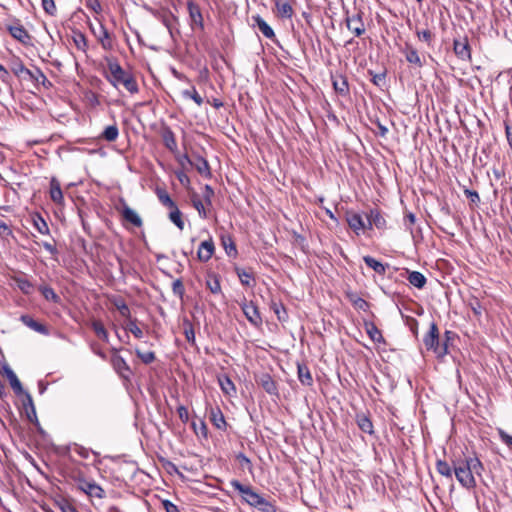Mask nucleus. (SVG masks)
<instances>
[{"label": "nucleus", "instance_id": "obj_1", "mask_svg": "<svg viewBox=\"0 0 512 512\" xmlns=\"http://www.w3.org/2000/svg\"><path fill=\"white\" fill-rule=\"evenodd\" d=\"M273 11L277 19L285 26H289L292 32L299 30L307 32L309 29H313L311 16L306 12L301 14V19H296V23L293 21L294 10L288 0H274Z\"/></svg>", "mask_w": 512, "mask_h": 512}, {"label": "nucleus", "instance_id": "obj_2", "mask_svg": "<svg viewBox=\"0 0 512 512\" xmlns=\"http://www.w3.org/2000/svg\"><path fill=\"white\" fill-rule=\"evenodd\" d=\"M107 79L113 86L123 85L130 93L138 92V84L133 75L125 71L117 62L110 61L108 63Z\"/></svg>", "mask_w": 512, "mask_h": 512}, {"label": "nucleus", "instance_id": "obj_3", "mask_svg": "<svg viewBox=\"0 0 512 512\" xmlns=\"http://www.w3.org/2000/svg\"><path fill=\"white\" fill-rule=\"evenodd\" d=\"M423 343L427 350H432L438 357H443L448 353L447 343H440L439 329L435 322L430 323L429 331L424 336Z\"/></svg>", "mask_w": 512, "mask_h": 512}, {"label": "nucleus", "instance_id": "obj_4", "mask_svg": "<svg viewBox=\"0 0 512 512\" xmlns=\"http://www.w3.org/2000/svg\"><path fill=\"white\" fill-rule=\"evenodd\" d=\"M74 481L78 490L85 493L90 498L103 499L105 497V490L97 484L93 479H87L82 474L74 477Z\"/></svg>", "mask_w": 512, "mask_h": 512}, {"label": "nucleus", "instance_id": "obj_5", "mask_svg": "<svg viewBox=\"0 0 512 512\" xmlns=\"http://www.w3.org/2000/svg\"><path fill=\"white\" fill-rule=\"evenodd\" d=\"M230 485L241 494L242 500L253 508L262 497L250 485H244L236 479L231 480Z\"/></svg>", "mask_w": 512, "mask_h": 512}, {"label": "nucleus", "instance_id": "obj_6", "mask_svg": "<svg viewBox=\"0 0 512 512\" xmlns=\"http://www.w3.org/2000/svg\"><path fill=\"white\" fill-rule=\"evenodd\" d=\"M455 477L458 482L467 489H472L476 486V480L464 463L454 467Z\"/></svg>", "mask_w": 512, "mask_h": 512}, {"label": "nucleus", "instance_id": "obj_7", "mask_svg": "<svg viewBox=\"0 0 512 512\" xmlns=\"http://www.w3.org/2000/svg\"><path fill=\"white\" fill-rule=\"evenodd\" d=\"M241 309L251 325L257 328L262 325V317L260 315L258 307L253 303V301L247 302L245 300L241 304Z\"/></svg>", "mask_w": 512, "mask_h": 512}, {"label": "nucleus", "instance_id": "obj_8", "mask_svg": "<svg viewBox=\"0 0 512 512\" xmlns=\"http://www.w3.org/2000/svg\"><path fill=\"white\" fill-rule=\"evenodd\" d=\"M183 159H186L187 164L195 167L197 172L205 178H211V170L208 161L200 155L190 159L187 154L183 155Z\"/></svg>", "mask_w": 512, "mask_h": 512}, {"label": "nucleus", "instance_id": "obj_9", "mask_svg": "<svg viewBox=\"0 0 512 512\" xmlns=\"http://www.w3.org/2000/svg\"><path fill=\"white\" fill-rule=\"evenodd\" d=\"M187 9L189 13L190 25L193 30L195 29H203V15L201 13L200 7L194 1H188Z\"/></svg>", "mask_w": 512, "mask_h": 512}, {"label": "nucleus", "instance_id": "obj_10", "mask_svg": "<svg viewBox=\"0 0 512 512\" xmlns=\"http://www.w3.org/2000/svg\"><path fill=\"white\" fill-rule=\"evenodd\" d=\"M331 81L336 93H338L341 96L349 95L350 89L346 76L336 71L334 73H331Z\"/></svg>", "mask_w": 512, "mask_h": 512}, {"label": "nucleus", "instance_id": "obj_11", "mask_svg": "<svg viewBox=\"0 0 512 512\" xmlns=\"http://www.w3.org/2000/svg\"><path fill=\"white\" fill-rule=\"evenodd\" d=\"M111 364L120 377L129 379L132 374L131 369L125 359L117 354V352L111 356Z\"/></svg>", "mask_w": 512, "mask_h": 512}, {"label": "nucleus", "instance_id": "obj_12", "mask_svg": "<svg viewBox=\"0 0 512 512\" xmlns=\"http://www.w3.org/2000/svg\"><path fill=\"white\" fill-rule=\"evenodd\" d=\"M454 52L463 61L471 59V48L466 36L454 40Z\"/></svg>", "mask_w": 512, "mask_h": 512}, {"label": "nucleus", "instance_id": "obj_13", "mask_svg": "<svg viewBox=\"0 0 512 512\" xmlns=\"http://www.w3.org/2000/svg\"><path fill=\"white\" fill-rule=\"evenodd\" d=\"M123 220L127 223L132 224L135 227L140 228L143 225V221L138 213L130 208L124 201H122V208L120 210Z\"/></svg>", "mask_w": 512, "mask_h": 512}, {"label": "nucleus", "instance_id": "obj_14", "mask_svg": "<svg viewBox=\"0 0 512 512\" xmlns=\"http://www.w3.org/2000/svg\"><path fill=\"white\" fill-rule=\"evenodd\" d=\"M346 221L348 226L359 235L364 229L367 228L362 216L359 213L347 211Z\"/></svg>", "mask_w": 512, "mask_h": 512}, {"label": "nucleus", "instance_id": "obj_15", "mask_svg": "<svg viewBox=\"0 0 512 512\" xmlns=\"http://www.w3.org/2000/svg\"><path fill=\"white\" fill-rule=\"evenodd\" d=\"M8 70L11 71L19 80H23L28 75V68L25 67L22 60L16 56H12L7 62Z\"/></svg>", "mask_w": 512, "mask_h": 512}, {"label": "nucleus", "instance_id": "obj_16", "mask_svg": "<svg viewBox=\"0 0 512 512\" xmlns=\"http://www.w3.org/2000/svg\"><path fill=\"white\" fill-rule=\"evenodd\" d=\"M1 372L4 375H6V377L8 378L11 388L13 389L15 394H17V395L25 394V392L22 388L21 382L19 381L17 375L14 373V371L10 368L9 365L5 364L2 367Z\"/></svg>", "mask_w": 512, "mask_h": 512}, {"label": "nucleus", "instance_id": "obj_17", "mask_svg": "<svg viewBox=\"0 0 512 512\" xmlns=\"http://www.w3.org/2000/svg\"><path fill=\"white\" fill-rule=\"evenodd\" d=\"M257 383L270 395H277L278 389L276 382L268 373H263L257 378Z\"/></svg>", "mask_w": 512, "mask_h": 512}, {"label": "nucleus", "instance_id": "obj_18", "mask_svg": "<svg viewBox=\"0 0 512 512\" xmlns=\"http://www.w3.org/2000/svg\"><path fill=\"white\" fill-rule=\"evenodd\" d=\"M214 251H215V246H214L212 239L203 241L200 244L198 251H197L198 259L202 262H207L212 258Z\"/></svg>", "mask_w": 512, "mask_h": 512}, {"label": "nucleus", "instance_id": "obj_19", "mask_svg": "<svg viewBox=\"0 0 512 512\" xmlns=\"http://www.w3.org/2000/svg\"><path fill=\"white\" fill-rule=\"evenodd\" d=\"M23 80L31 81L35 84H42L45 87L51 86L50 81H48L44 73L37 67L34 69H28V75H25Z\"/></svg>", "mask_w": 512, "mask_h": 512}, {"label": "nucleus", "instance_id": "obj_20", "mask_svg": "<svg viewBox=\"0 0 512 512\" xmlns=\"http://www.w3.org/2000/svg\"><path fill=\"white\" fill-rule=\"evenodd\" d=\"M368 229H372L375 226L377 229H384L386 227V220L383 215L377 209H371L367 215Z\"/></svg>", "mask_w": 512, "mask_h": 512}, {"label": "nucleus", "instance_id": "obj_21", "mask_svg": "<svg viewBox=\"0 0 512 512\" xmlns=\"http://www.w3.org/2000/svg\"><path fill=\"white\" fill-rule=\"evenodd\" d=\"M363 261L369 268L373 269L379 275H384L389 267L388 263L384 264L369 255L364 256Z\"/></svg>", "mask_w": 512, "mask_h": 512}, {"label": "nucleus", "instance_id": "obj_22", "mask_svg": "<svg viewBox=\"0 0 512 512\" xmlns=\"http://www.w3.org/2000/svg\"><path fill=\"white\" fill-rule=\"evenodd\" d=\"M210 420L212 424L219 430L226 429V421L220 408L215 407L210 409Z\"/></svg>", "mask_w": 512, "mask_h": 512}, {"label": "nucleus", "instance_id": "obj_23", "mask_svg": "<svg viewBox=\"0 0 512 512\" xmlns=\"http://www.w3.org/2000/svg\"><path fill=\"white\" fill-rule=\"evenodd\" d=\"M50 198L57 204H61L64 200L61 185L55 177L50 181Z\"/></svg>", "mask_w": 512, "mask_h": 512}, {"label": "nucleus", "instance_id": "obj_24", "mask_svg": "<svg viewBox=\"0 0 512 512\" xmlns=\"http://www.w3.org/2000/svg\"><path fill=\"white\" fill-rule=\"evenodd\" d=\"M20 320L23 324H25L27 327L31 328L32 330H34L38 333L44 334V335L48 334L47 327L45 325L37 322L36 320H34L31 316L22 315L20 317Z\"/></svg>", "mask_w": 512, "mask_h": 512}, {"label": "nucleus", "instance_id": "obj_25", "mask_svg": "<svg viewBox=\"0 0 512 512\" xmlns=\"http://www.w3.org/2000/svg\"><path fill=\"white\" fill-rule=\"evenodd\" d=\"M161 136L165 147L171 152H175L177 150V142L171 128L165 127L162 131Z\"/></svg>", "mask_w": 512, "mask_h": 512}, {"label": "nucleus", "instance_id": "obj_26", "mask_svg": "<svg viewBox=\"0 0 512 512\" xmlns=\"http://www.w3.org/2000/svg\"><path fill=\"white\" fill-rule=\"evenodd\" d=\"M38 290L47 301H50L55 304L60 303V296L49 285L41 284L39 285Z\"/></svg>", "mask_w": 512, "mask_h": 512}, {"label": "nucleus", "instance_id": "obj_27", "mask_svg": "<svg viewBox=\"0 0 512 512\" xmlns=\"http://www.w3.org/2000/svg\"><path fill=\"white\" fill-rule=\"evenodd\" d=\"M13 281L23 294L30 295L33 293L34 285L26 277L14 276Z\"/></svg>", "mask_w": 512, "mask_h": 512}, {"label": "nucleus", "instance_id": "obj_28", "mask_svg": "<svg viewBox=\"0 0 512 512\" xmlns=\"http://www.w3.org/2000/svg\"><path fill=\"white\" fill-rule=\"evenodd\" d=\"M464 465L469 468L472 475H481L484 470L482 462L477 457H468L463 461Z\"/></svg>", "mask_w": 512, "mask_h": 512}, {"label": "nucleus", "instance_id": "obj_29", "mask_svg": "<svg viewBox=\"0 0 512 512\" xmlns=\"http://www.w3.org/2000/svg\"><path fill=\"white\" fill-rule=\"evenodd\" d=\"M365 330L370 337V339L375 343H384V337L381 334V331L377 328V326L373 322L365 323Z\"/></svg>", "mask_w": 512, "mask_h": 512}, {"label": "nucleus", "instance_id": "obj_30", "mask_svg": "<svg viewBox=\"0 0 512 512\" xmlns=\"http://www.w3.org/2000/svg\"><path fill=\"white\" fill-rule=\"evenodd\" d=\"M356 421L359 429L365 433L372 435L374 433L373 423L371 419L365 414H358Z\"/></svg>", "mask_w": 512, "mask_h": 512}, {"label": "nucleus", "instance_id": "obj_31", "mask_svg": "<svg viewBox=\"0 0 512 512\" xmlns=\"http://www.w3.org/2000/svg\"><path fill=\"white\" fill-rule=\"evenodd\" d=\"M206 287L213 294L221 293L219 276L215 273H208L206 277Z\"/></svg>", "mask_w": 512, "mask_h": 512}, {"label": "nucleus", "instance_id": "obj_32", "mask_svg": "<svg viewBox=\"0 0 512 512\" xmlns=\"http://www.w3.org/2000/svg\"><path fill=\"white\" fill-rule=\"evenodd\" d=\"M298 379L303 385L310 386L313 383V378L309 368L305 364H298Z\"/></svg>", "mask_w": 512, "mask_h": 512}, {"label": "nucleus", "instance_id": "obj_33", "mask_svg": "<svg viewBox=\"0 0 512 512\" xmlns=\"http://www.w3.org/2000/svg\"><path fill=\"white\" fill-rule=\"evenodd\" d=\"M119 136V129L116 123L105 127L100 138L107 142H114Z\"/></svg>", "mask_w": 512, "mask_h": 512}, {"label": "nucleus", "instance_id": "obj_34", "mask_svg": "<svg viewBox=\"0 0 512 512\" xmlns=\"http://www.w3.org/2000/svg\"><path fill=\"white\" fill-rule=\"evenodd\" d=\"M404 53H405L406 60L409 63L414 64L418 67L422 66V61L420 59V56H419L417 50L414 49L410 44L406 43Z\"/></svg>", "mask_w": 512, "mask_h": 512}, {"label": "nucleus", "instance_id": "obj_35", "mask_svg": "<svg viewBox=\"0 0 512 512\" xmlns=\"http://www.w3.org/2000/svg\"><path fill=\"white\" fill-rule=\"evenodd\" d=\"M407 279L412 286L418 289H422L427 281L426 277L421 272L418 271L409 272Z\"/></svg>", "mask_w": 512, "mask_h": 512}, {"label": "nucleus", "instance_id": "obj_36", "mask_svg": "<svg viewBox=\"0 0 512 512\" xmlns=\"http://www.w3.org/2000/svg\"><path fill=\"white\" fill-rule=\"evenodd\" d=\"M259 512H276L277 507L275 504V501H270L269 499L265 497H261L260 501L255 505L254 507Z\"/></svg>", "mask_w": 512, "mask_h": 512}, {"label": "nucleus", "instance_id": "obj_37", "mask_svg": "<svg viewBox=\"0 0 512 512\" xmlns=\"http://www.w3.org/2000/svg\"><path fill=\"white\" fill-rule=\"evenodd\" d=\"M26 400L24 401L23 405L26 411L27 418L33 422L34 420L37 421L36 416V410L33 404V399L31 395L28 392H25Z\"/></svg>", "mask_w": 512, "mask_h": 512}, {"label": "nucleus", "instance_id": "obj_38", "mask_svg": "<svg viewBox=\"0 0 512 512\" xmlns=\"http://www.w3.org/2000/svg\"><path fill=\"white\" fill-rule=\"evenodd\" d=\"M91 327L98 338H100L101 340H103L105 342H108L109 335L101 321L94 320L91 324Z\"/></svg>", "mask_w": 512, "mask_h": 512}, {"label": "nucleus", "instance_id": "obj_39", "mask_svg": "<svg viewBox=\"0 0 512 512\" xmlns=\"http://www.w3.org/2000/svg\"><path fill=\"white\" fill-rule=\"evenodd\" d=\"M34 228L43 235L49 234V227L46 221L41 217V215L36 214L32 217Z\"/></svg>", "mask_w": 512, "mask_h": 512}, {"label": "nucleus", "instance_id": "obj_40", "mask_svg": "<svg viewBox=\"0 0 512 512\" xmlns=\"http://www.w3.org/2000/svg\"><path fill=\"white\" fill-rule=\"evenodd\" d=\"M183 333L187 342L195 344V332L193 324L187 318L183 320Z\"/></svg>", "mask_w": 512, "mask_h": 512}, {"label": "nucleus", "instance_id": "obj_41", "mask_svg": "<svg viewBox=\"0 0 512 512\" xmlns=\"http://www.w3.org/2000/svg\"><path fill=\"white\" fill-rule=\"evenodd\" d=\"M171 211L169 213V219L173 222L180 230L184 228V221L182 220V213L178 209L177 205L175 207L170 208Z\"/></svg>", "mask_w": 512, "mask_h": 512}, {"label": "nucleus", "instance_id": "obj_42", "mask_svg": "<svg viewBox=\"0 0 512 512\" xmlns=\"http://www.w3.org/2000/svg\"><path fill=\"white\" fill-rule=\"evenodd\" d=\"M219 385H220L222 391L225 394H227V395H230V394L236 392L235 385H234V383L232 382V380L228 376L220 377L219 378Z\"/></svg>", "mask_w": 512, "mask_h": 512}, {"label": "nucleus", "instance_id": "obj_43", "mask_svg": "<svg viewBox=\"0 0 512 512\" xmlns=\"http://www.w3.org/2000/svg\"><path fill=\"white\" fill-rule=\"evenodd\" d=\"M112 303L117 308L121 316L125 318H130V309L126 302L124 301V299H122L121 297H117L113 299Z\"/></svg>", "mask_w": 512, "mask_h": 512}, {"label": "nucleus", "instance_id": "obj_44", "mask_svg": "<svg viewBox=\"0 0 512 512\" xmlns=\"http://www.w3.org/2000/svg\"><path fill=\"white\" fill-rule=\"evenodd\" d=\"M191 201H192L193 207L197 210L199 216L202 219H206L208 217V214L205 209L204 203L199 199V196L196 193L192 194Z\"/></svg>", "mask_w": 512, "mask_h": 512}, {"label": "nucleus", "instance_id": "obj_45", "mask_svg": "<svg viewBox=\"0 0 512 512\" xmlns=\"http://www.w3.org/2000/svg\"><path fill=\"white\" fill-rule=\"evenodd\" d=\"M368 73L371 75V81L374 85L380 88L386 85V70H383L379 73H374L372 70H369Z\"/></svg>", "mask_w": 512, "mask_h": 512}, {"label": "nucleus", "instance_id": "obj_46", "mask_svg": "<svg viewBox=\"0 0 512 512\" xmlns=\"http://www.w3.org/2000/svg\"><path fill=\"white\" fill-rule=\"evenodd\" d=\"M182 96L184 98L192 99L198 106H201L203 104V98L199 95L194 86H192L191 89L183 90Z\"/></svg>", "mask_w": 512, "mask_h": 512}, {"label": "nucleus", "instance_id": "obj_47", "mask_svg": "<svg viewBox=\"0 0 512 512\" xmlns=\"http://www.w3.org/2000/svg\"><path fill=\"white\" fill-rule=\"evenodd\" d=\"M271 309L276 314L279 321H286L288 318L286 309L282 303L272 302Z\"/></svg>", "mask_w": 512, "mask_h": 512}, {"label": "nucleus", "instance_id": "obj_48", "mask_svg": "<svg viewBox=\"0 0 512 512\" xmlns=\"http://www.w3.org/2000/svg\"><path fill=\"white\" fill-rule=\"evenodd\" d=\"M237 276L244 286H251L253 281V275L251 272H248L241 268H236Z\"/></svg>", "mask_w": 512, "mask_h": 512}, {"label": "nucleus", "instance_id": "obj_49", "mask_svg": "<svg viewBox=\"0 0 512 512\" xmlns=\"http://www.w3.org/2000/svg\"><path fill=\"white\" fill-rule=\"evenodd\" d=\"M436 470L442 476L452 478V469L450 465L445 460H437L436 462Z\"/></svg>", "mask_w": 512, "mask_h": 512}, {"label": "nucleus", "instance_id": "obj_50", "mask_svg": "<svg viewBox=\"0 0 512 512\" xmlns=\"http://www.w3.org/2000/svg\"><path fill=\"white\" fill-rule=\"evenodd\" d=\"M71 40L73 41L75 47L78 50H80L82 52L86 51L87 40H86L85 34H72Z\"/></svg>", "mask_w": 512, "mask_h": 512}, {"label": "nucleus", "instance_id": "obj_51", "mask_svg": "<svg viewBox=\"0 0 512 512\" xmlns=\"http://www.w3.org/2000/svg\"><path fill=\"white\" fill-rule=\"evenodd\" d=\"M157 196L159 201L166 207L171 208L175 207V202L171 199L169 194L164 189H157Z\"/></svg>", "mask_w": 512, "mask_h": 512}, {"label": "nucleus", "instance_id": "obj_52", "mask_svg": "<svg viewBox=\"0 0 512 512\" xmlns=\"http://www.w3.org/2000/svg\"><path fill=\"white\" fill-rule=\"evenodd\" d=\"M135 353L137 357L144 363V364H150L155 361L156 356L155 353L152 351H141L140 349H136Z\"/></svg>", "mask_w": 512, "mask_h": 512}, {"label": "nucleus", "instance_id": "obj_53", "mask_svg": "<svg viewBox=\"0 0 512 512\" xmlns=\"http://www.w3.org/2000/svg\"><path fill=\"white\" fill-rule=\"evenodd\" d=\"M192 428L197 435H201L205 438L207 437V435H208L207 425L202 419H198V421H193Z\"/></svg>", "mask_w": 512, "mask_h": 512}, {"label": "nucleus", "instance_id": "obj_54", "mask_svg": "<svg viewBox=\"0 0 512 512\" xmlns=\"http://www.w3.org/2000/svg\"><path fill=\"white\" fill-rule=\"evenodd\" d=\"M350 300L353 306L358 310L366 311L369 308V303L357 295H352Z\"/></svg>", "mask_w": 512, "mask_h": 512}, {"label": "nucleus", "instance_id": "obj_55", "mask_svg": "<svg viewBox=\"0 0 512 512\" xmlns=\"http://www.w3.org/2000/svg\"><path fill=\"white\" fill-rule=\"evenodd\" d=\"M172 291L174 295L178 296L180 299L183 298L185 294V288L181 279H176L172 283Z\"/></svg>", "mask_w": 512, "mask_h": 512}, {"label": "nucleus", "instance_id": "obj_56", "mask_svg": "<svg viewBox=\"0 0 512 512\" xmlns=\"http://www.w3.org/2000/svg\"><path fill=\"white\" fill-rule=\"evenodd\" d=\"M203 199H204V202L207 206H211L212 205V198L214 196V190L213 188L206 184L204 186V190H203Z\"/></svg>", "mask_w": 512, "mask_h": 512}, {"label": "nucleus", "instance_id": "obj_57", "mask_svg": "<svg viewBox=\"0 0 512 512\" xmlns=\"http://www.w3.org/2000/svg\"><path fill=\"white\" fill-rule=\"evenodd\" d=\"M127 330L130 331L138 339L143 337V331L137 326L136 320L129 321Z\"/></svg>", "mask_w": 512, "mask_h": 512}, {"label": "nucleus", "instance_id": "obj_58", "mask_svg": "<svg viewBox=\"0 0 512 512\" xmlns=\"http://www.w3.org/2000/svg\"><path fill=\"white\" fill-rule=\"evenodd\" d=\"M497 433L499 435V438L501 441L506 444L509 448H512V436L509 435L506 431H504L502 428H497Z\"/></svg>", "mask_w": 512, "mask_h": 512}, {"label": "nucleus", "instance_id": "obj_59", "mask_svg": "<svg viewBox=\"0 0 512 512\" xmlns=\"http://www.w3.org/2000/svg\"><path fill=\"white\" fill-rule=\"evenodd\" d=\"M464 194L470 200V202L474 205H478L480 203V196L477 191L465 189Z\"/></svg>", "mask_w": 512, "mask_h": 512}, {"label": "nucleus", "instance_id": "obj_60", "mask_svg": "<svg viewBox=\"0 0 512 512\" xmlns=\"http://www.w3.org/2000/svg\"><path fill=\"white\" fill-rule=\"evenodd\" d=\"M261 32H274L273 29L260 16L253 17Z\"/></svg>", "mask_w": 512, "mask_h": 512}, {"label": "nucleus", "instance_id": "obj_61", "mask_svg": "<svg viewBox=\"0 0 512 512\" xmlns=\"http://www.w3.org/2000/svg\"><path fill=\"white\" fill-rule=\"evenodd\" d=\"M58 506H59L61 512H78L77 509L74 507V505L65 499L61 500L58 503Z\"/></svg>", "mask_w": 512, "mask_h": 512}, {"label": "nucleus", "instance_id": "obj_62", "mask_svg": "<svg viewBox=\"0 0 512 512\" xmlns=\"http://www.w3.org/2000/svg\"><path fill=\"white\" fill-rule=\"evenodd\" d=\"M42 7L44 11L50 15H54L56 12L54 0H42Z\"/></svg>", "mask_w": 512, "mask_h": 512}, {"label": "nucleus", "instance_id": "obj_63", "mask_svg": "<svg viewBox=\"0 0 512 512\" xmlns=\"http://www.w3.org/2000/svg\"><path fill=\"white\" fill-rule=\"evenodd\" d=\"M416 222V217L413 213L408 212L404 217V225L412 233V225Z\"/></svg>", "mask_w": 512, "mask_h": 512}, {"label": "nucleus", "instance_id": "obj_64", "mask_svg": "<svg viewBox=\"0 0 512 512\" xmlns=\"http://www.w3.org/2000/svg\"><path fill=\"white\" fill-rule=\"evenodd\" d=\"M177 413H178V416H179L180 420L183 423H187L188 422V420H189V413H188V409L185 406L180 405L177 408Z\"/></svg>", "mask_w": 512, "mask_h": 512}]
</instances>
